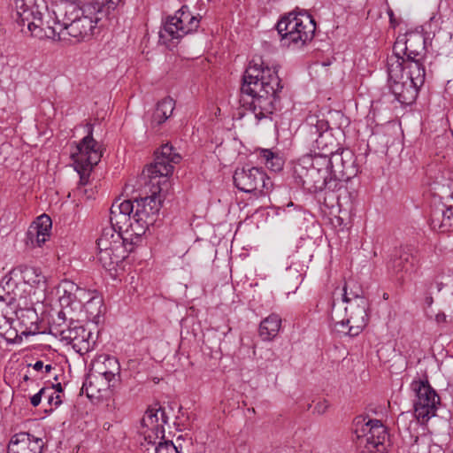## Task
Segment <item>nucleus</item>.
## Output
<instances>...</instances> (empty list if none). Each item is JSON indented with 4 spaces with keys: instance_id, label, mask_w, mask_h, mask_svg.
Masks as SVG:
<instances>
[{
    "instance_id": "473e14b6",
    "label": "nucleus",
    "mask_w": 453,
    "mask_h": 453,
    "mask_svg": "<svg viewBox=\"0 0 453 453\" xmlns=\"http://www.w3.org/2000/svg\"><path fill=\"white\" fill-rule=\"evenodd\" d=\"M311 168V154H306L298 159L294 166V174L298 183L303 186L307 182L306 179L310 177Z\"/></svg>"
},
{
    "instance_id": "09e8293b",
    "label": "nucleus",
    "mask_w": 453,
    "mask_h": 453,
    "mask_svg": "<svg viewBox=\"0 0 453 453\" xmlns=\"http://www.w3.org/2000/svg\"><path fill=\"white\" fill-rule=\"evenodd\" d=\"M110 357H109V356L104 357L103 363L101 365L98 364L97 366H101V367H103L104 370L109 371L107 361H108V358H110Z\"/></svg>"
},
{
    "instance_id": "6e6552de",
    "label": "nucleus",
    "mask_w": 453,
    "mask_h": 453,
    "mask_svg": "<svg viewBox=\"0 0 453 453\" xmlns=\"http://www.w3.org/2000/svg\"><path fill=\"white\" fill-rule=\"evenodd\" d=\"M201 18L199 14L192 13L188 6H182L173 16H168L163 21L159 31L160 39L179 41L185 35L196 32L200 26Z\"/></svg>"
},
{
    "instance_id": "1a4fd4ad",
    "label": "nucleus",
    "mask_w": 453,
    "mask_h": 453,
    "mask_svg": "<svg viewBox=\"0 0 453 453\" xmlns=\"http://www.w3.org/2000/svg\"><path fill=\"white\" fill-rule=\"evenodd\" d=\"M87 134L75 146V150L71 153L74 169L83 180L88 175L93 167L98 164L102 157L101 146L93 138V125H86Z\"/></svg>"
},
{
    "instance_id": "4be33fe9",
    "label": "nucleus",
    "mask_w": 453,
    "mask_h": 453,
    "mask_svg": "<svg viewBox=\"0 0 453 453\" xmlns=\"http://www.w3.org/2000/svg\"><path fill=\"white\" fill-rule=\"evenodd\" d=\"M333 157L334 165V178L349 180L357 175V169L355 165L354 155L348 150H342L341 152L336 150Z\"/></svg>"
},
{
    "instance_id": "c9c22d12",
    "label": "nucleus",
    "mask_w": 453,
    "mask_h": 453,
    "mask_svg": "<svg viewBox=\"0 0 453 453\" xmlns=\"http://www.w3.org/2000/svg\"><path fill=\"white\" fill-rule=\"evenodd\" d=\"M81 306H83L89 319H96L102 314L103 300L96 296H89L88 300L84 301Z\"/></svg>"
},
{
    "instance_id": "37998d69",
    "label": "nucleus",
    "mask_w": 453,
    "mask_h": 453,
    "mask_svg": "<svg viewBox=\"0 0 453 453\" xmlns=\"http://www.w3.org/2000/svg\"><path fill=\"white\" fill-rule=\"evenodd\" d=\"M352 282H346L344 287H343L342 300H343L344 303H348V302L353 301V299H351V297H353L352 295L357 293V288H359L358 286H354L355 289L350 288L349 290V285Z\"/></svg>"
},
{
    "instance_id": "4d7b16f0",
    "label": "nucleus",
    "mask_w": 453,
    "mask_h": 453,
    "mask_svg": "<svg viewBox=\"0 0 453 453\" xmlns=\"http://www.w3.org/2000/svg\"><path fill=\"white\" fill-rule=\"evenodd\" d=\"M319 64V61L316 60V61H313V65H318Z\"/></svg>"
},
{
    "instance_id": "9b49d317",
    "label": "nucleus",
    "mask_w": 453,
    "mask_h": 453,
    "mask_svg": "<svg viewBox=\"0 0 453 453\" xmlns=\"http://www.w3.org/2000/svg\"><path fill=\"white\" fill-rule=\"evenodd\" d=\"M234 186L242 192L265 196L273 188V182L262 168L243 166L234 171Z\"/></svg>"
},
{
    "instance_id": "c03bdc74",
    "label": "nucleus",
    "mask_w": 453,
    "mask_h": 453,
    "mask_svg": "<svg viewBox=\"0 0 453 453\" xmlns=\"http://www.w3.org/2000/svg\"><path fill=\"white\" fill-rule=\"evenodd\" d=\"M329 407V403L326 400L323 399L316 403L315 411L319 414H324Z\"/></svg>"
},
{
    "instance_id": "a19ab883",
    "label": "nucleus",
    "mask_w": 453,
    "mask_h": 453,
    "mask_svg": "<svg viewBox=\"0 0 453 453\" xmlns=\"http://www.w3.org/2000/svg\"><path fill=\"white\" fill-rule=\"evenodd\" d=\"M50 388V393H46L43 395V398H45L53 408L58 407L62 403V398L59 394H56V392L53 391L52 388Z\"/></svg>"
},
{
    "instance_id": "5701e85b",
    "label": "nucleus",
    "mask_w": 453,
    "mask_h": 453,
    "mask_svg": "<svg viewBox=\"0 0 453 453\" xmlns=\"http://www.w3.org/2000/svg\"><path fill=\"white\" fill-rule=\"evenodd\" d=\"M388 85L395 98L401 104L410 105L416 101L419 88L408 79H390L388 76Z\"/></svg>"
},
{
    "instance_id": "4468645a",
    "label": "nucleus",
    "mask_w": 453,
    "mask_h": 453,
    "mask_svg": "<svg viewBox=\"0 0 453 453\" xmlns=\"http://www.w3.org/2000/svg\"><path fill=\"white\" fill-rule=\"evenodd\" d=\"M411 387L417 397L414 402V411L418 419H422L424 422L434 417L437 406L440 404V397L436 391L427 380L413 381Z\"/></svg>"
},
{
    "instance_id": "3c124183",
    "label": "nucleus",
    "mask_w": 453,
    "mask_h": 453,
    "mask_svg": "<svg viewBox=\"0 0 453 453\" xmlns=\"http://www.w3.org/2000/svg\"><path fill=\"white\" fill-rule=\"evenodd\" d=\"M45 368V372L47 373H49L51 370H52V366L51 365H46L45 366H43Z\"/></svg>"
},
{
    "instance_id": "864d4df0",
    "label": "nucleus",
    "mask_w": 453,
    "mask_h": 453,
    "mask_svg": "<svg viewBox=\"0 0 453 453\" xmlns=\"http://www.w3.org/2000/svg\"><path fill=\"white\" fill-rule=\"evenodd\" d=\"M312 25H313V37H314L315 36V30H316V22H315L314 19H313Z\"/></svg>"
},
{
    "instance_id": "7c9ffc66",
    "label": "nucleus",
    "mask_w": 453,
    "mask_h": 453,
    "mask_svg": "<svg viewBox=\"0 0 453 453\" xmlns=\"http://www.w3.org/2000/svg\"><path fill=\"white\" fill-rule=\"evenodd\" d=\"M11 298L12 305H4V311H9V312L13 313L18 308H20L21 306L33 304V302L28 299L27 291L21 283L19 284L16 282V288H14Z\"/></svg>"
},
{
    "instance_id": "79ce46f5",
    "label": "nucleus",
    "mask_w": 453,
    "mask_h": 453,
    "mask_svg": "<svg viewBox=\"0 0 453 453\" xmlns=\"http://www.w3.org/2000/svg\"><path fill=\"white\" fill-rule=\"evenodd\" d=\"M50 388H42L36 394H35L34 395H32L30 397L31 404L34 407L38 406L42 402L43 395H45L46 393H50Z\"/></svg>"
},
{
    "instance_id": "f03ea898",
    "label": "nucleus",
    "mask_w": 453,
    "mask_h": 453,
    "mask_svg": "<svg viewBox=\"0 0 453 453\" xmlns=\"http://www.w3.org/2000/svg\"><path fill=\"white\" fill-rule=\"evenodd\" d=\"M180 159V155L174 151L172 145L166 143L161 146L156 153L154 163L146 169L149 178L146 188L150 195L135 200L133 217H137L142 223H156L161 208L162 192L168 188V179L173 172L174 165L179 164Z\"/></svg>"
},
{
    "instance_id": "49530a36",
    "label": "nucleus",
    "mask_w": 453,
    "mask_h": 453,
    "mask_svg": "<svg viewBox=\"0 0 453 453\" xmlns=\"http://www.w3.org/2000/svg\"><path fill=\"white\" fill-rule=\"evenodd\" d=\"M53 388V391L56 392V394H59L63 391V388L61 383L52 384L50 387Z\"/></svg>"
},
{
    "instance_id": "39448f33",
    "label": "nucleus",
    "mask_w": 453,
    "mask_h": 453,
    "mask_svg": "<svg viewBox=\"0 0 453 453\" xmlns=\"http://www.w3.org/2000/svg\"><path fill=\"white\" fill-rule=\"evenodd\" d=\"M96 244L97 260L108 271L115 269L133 251L132 244L115 228H104Z\"/></svg>"
},
{
    "instance_id": "8fccbe9b",
    "label": "nucleus",
    "mask_w": 453,
    "mask_h": 453,
    "mask_svg": "<svg viewBox=\"0 0 453 453\" xmlns=\"http://www.w3.org/2000/svg\"><path fill=\"white\" fill-rule=\"evenodd\" d=\"M425 302L428 306H431L434 302V299L431 296H429L426 297Z\"/></svg>"
},
{
    "instance_id": "9d476101",
    "label": "nucleus",
    "mask_w": 453,
    "mask_h": 453,
    "mask_svg": "<svg viewBox=\"0 0 453 453\" xmlns=\"http://www.w3.org/2000/svg\"><path fill=\"white\" fill-rule=\"evenodd\" d=\"M352 296L351 299L353 301L348 302V305L345 307V311L349 317L346 319L337 320L332 313L331 319L338 332L349 336H356L366 325L368 303L363 296L361 288H357V292Z\"/></svg>"
},
{
    "instance_id": "5fc2aeb1",
    "label": "nucleus",
    "mask_w": 453,
    "mask_h": 453,
    "mask_svg": "<svg viewBox=\"0 0 453 453\" xmlns=\"http://www.w3.org/2000/svg\"><path fill=\"white\" fill-rule=\"evenodd\" d=\"M58 318H59V319H64V312L59 311V312H58Z\"/></svg>"
},
{
    "instance_id": "ea45409f",
    "label": "nucleus",
    "mask_w": 453,
    "mask_h": 453,
    "mask_svg": "<svg viewBox=\"0 0 453 453\" xmlns=\"http://www.w3.org/2000/svg\"><path fill=\"white\" fill-rule=\"evenodd\" d=\"M111 206H117V211L126 213V214H134V203L130 200H116Z\"/></svg>"
},
{
    "instance_id": "6e6d98bb",
    "label": "nucleus",
    "mask_w": 453,
    "mask_h": 453,
    "mask_svg": "<svg viewBox=\"0 0 453 453\" xmlns=\"http://www.w3.org/2000/svg\"><path fill=\"white\" fill-rule=\"evenodd\" d=\"M321 65H324V66L329 65L330 62H322Z\"/></svg>"
},
{
    "instance_id": "a211bd4d",
    "label": "nucleus",
    "mask_w": 453,
    "mask_h": 453,
    "mask_svg": "<svg viewBox=\"0 0 453 453\" xmlns=\"http://www.w3.org/2000/svg\"><path fill=\"white\" fill-rule=\"evenodd\" d=\"M424 53L425 39L414 35L404 41L397 40L393 46L391 57H401L403 60H421Z\"/></svg>"
},
{
    "instance_id": "dca6fc26",
    "label": "nucleus",
    "mask_w": 453,
    "mask_h": 453,
    "mask_svg": "<svg viewBox=\"0 0 453 453\" xmlns=\"http://www.w3.org/2000/svg\"><path fill=\"white\" fill-rule=\"evenodd\" d=\"M55 334H58L62 341L72 344L73 348L79 353L88 352L91 349V332L87 331L79 321H70L65 326L58 325L55 327Z\"/></svg>"
},
{
    "instance_id": "13d9d810",
    "label": "nucleus",
    "mask_w": 453,
    "mask_h": 453,
    "mask_svg": "<svg viewBox=\"0 0 453 453\" xmlns=\"http://www.w3.org/2000/svg\"><path fill=\"white\" fill-rule=\"evenodd\" d=\"M24 380H28V377L26 375V376L24 377Z\"/></svg>"
},
{
    "instance_id": "f3484780",
    "label": "nucleus",
    "mask_w": 453,
    "mask_h": 453,
    "mask_svg": "<svg viewBox=\"0 0 453 453\" xmlns=\"http://www.w3.org/2000/svg\"><path fill=\"white\" fill-rule=\"evenodd\" d=\"M168 417L165 410L161 407H150L142 418V426L143 434L149 442H152V438L163 440L165 438V425L167 423Z\"/></svg>"
},
{
    "instance_id": "f704fd0d",
    "label": "nucleus",
    "mask_w": 453,
    "mask_h": 453,
    "mask_svg": "<svg viewBox=\"0 0 453 453\" xmlns=\"http://www.w3.org/2000/svg\"><path fill=\"white\" fill-rule=\"evenodd\" d=\"M16 288V280L5 276L0 283V311H4V305H12L13 290Z\"/></svg>"
},
{
    "instance_id": "a878e982",
    "label": "nucleus",
    "mask_w": 453,
    "mask_h": 453,
    "mask_svg": "<svg viewBox=\"0 0 453 453\" xmlns=\"http://www.w3.org/2000/svg\"><path fill=\"white\" fill-rule=\"evenodd\" d=\"M12 273L15 276H18V273H19L21 279L23 280V283L21 284L24 287L25 285H28L30 287L42 289H45L47 287L46 277L42 273L40 268L27 265H19L16 267L12 272Z\"/></svg>"
},
{
    "instance_id": "cd10ccee",
    "label": "nucleus",
    "mask_w": 453,
    "mask_h": 453,
    "mask_svg": "<svg viewBox=\"0 0 453 453\" xmlns=\"http://www.w3.org/2000/svg\"><path fill=\"white\" fill-rule=\"evenodd\" d=\"M0 315V336L9 343H20L22 342L21 333L12 326L13 313L9 311H1Z\"/></svg>"
},
{
    "instance_id": "58836bf2",
    "label": "nucleus",
    "mask_w": 453,
    "mask_h": 453,
    "mask_svg": "<svg viewBox=\"0 0 453 453\" xmlns=\"http://www.w3.org/2000/svg\"><path fill=\"white\" fill-rule=\"evenodd\" d=\"M151 443L157 444L155 453H180L178 448L172 441L159 440L158 442L153 441Z\"/></svg>"
},
{
    "instance_id": "b1692460",
    "label": "nucleus",
    "mask_w": 453,
    "mask_h": 453,
    "mask_svg": "<svg viewBox=\"0 0 453 453\" xmlns=\"http://www.w3.org/2000/svg\"><path fill=\"white\" fill-rule=\"evenodd\" d=\"M58 291L62 292V295L59 296L61 305L63 307L70 306L72 309L73 305V308H76V303L81 305L83 299L87 296H90V293L85 288H80L70 280H64L59 286Z\"/></svg>"
},
{
    "instance_id": "603ef678",
    "label": "nucleus",
    "mask_w": 453,
    "mask_h": 453,
    "mask_svg": "<svg viewBox=\"0 0 453 453\" xmlns=\"http://www.w3.org/2000/svg\"><path fill=\"white\" fill-rule=\"evenodd\" d=\"M388 14H389L390 21H391V22H393V19H394L393 12H392V11H390V12H388Z\"/></svg>"
},
{
    "instance_id": "e433bc0d",
    "label": "nucleus",
    "mask_w": 453,
    "mask_h": 453,
    "mask_svg": "<svg viewBox=\"0 0 453 453\" xmlns=\"http://www.w3.org/2000/svg\"><path fill=\"white\" fill-rule=\"evenodd\" d=\"M260 155L265 160L266 166L272 171L279 172L283 168L284 160L271 150L264 149Z\"/></svg>"
},
{
    "instance_id": "412c9836",
    "label": "nucleus",
    "mask_w": 453,
    "mask_h": 453,
    "mask_svg": "<svg viewBox=\"0 0 453 453\" xmlns=\"http://www.w3.org/2000/svg\"><path fill=\"white\" fill-rule=\"evenodd\" d=\"M313 127L316 129L315 132L313 131V135L318 134L317 138L313 142L315 153L331 156L334 155L336 151V144L333 134L329 131L328 121L325 119H318L316 124L313 125Z\"/></svg>"
},
{
    "instance_id": "393cba45",
    "label": "nucleus",
    "mask_w": 453,
    "mask_h": 453,
    "mask_svg": "<svg viewBox=\"0 0 453 453\" xmlns=\"http://www.w3.org/2000/svg\"><path fill=\"white\" fill-rule=\"evenodd\" d=\"M32 305L21 306L13 312L19 325L21 327V335L29 336L38 333V316Z\"/></svg>"
},
{
    "instance_id": "c756f323",
    "label": "nucleus",
    "mask_w": 453,
    "mask_h": 453,
    "mask_svg": "<svg viewBox=\"0 0 453 453\" xmlns=\"http://www.w3.org/2000/svg\"><path fill=\"white\" fill-rule=\"evenodd\" d=\"M150 226L152 225L147 224V222L142 223V221L138 220L137 217H133V219L123 232L124 238L127 239L128 243L132 244V250L140 242L141 237L146 233Z\"/></svg>"
},
{
    "instance_id": "a18cd8bd",
    "label": "nucleus",
    "mask_w": 453,
    "mask_h": 453,
    "mask_svg": "<svg viewBox=\"0 0 453 453\" xmlns=\"http://www.w3.org/2000/svg\"><path fill=\"white\" fill-rule=\"evenodd\" d=\"M435 320L438 324L447 322V316L443 313H438L435 317Z\"/></svg>"
},
{
    "instance_id": "2f4dec72",
    "label": "nucleus",
    "mask_w": 453,
    "mask_h": 453,
    "mask_svg": "<svg viewBox=\"0 0 453 453\" xmlns=\"http://www.w3.org/2000/svg\"><path fill=\"white\" fill-rule=\"evenodd\" d=\"M175 108V102L173 98L167 96L158 102L156 111L153 114V121L160 125L171 117Z\"/></svg>"
},
{
    "instance_id": "aec40b11",
    "label": "nucleus",
    "mask_w": 453,
    "mask_h": 453,
    "mask_svg": "<svg viewBox=\"0 0 453 453\" xmlns=\"http://www.w3.org/2000/svg\"><path fill=\"white\" fill-rule=\"evenodd\" d=\"M43 447L44 442L42 438L21 432L11 438L7 453H42Z\"/></svg>"
},
{
    "instance_id": "72a5a7b5",
    "label": "nucleus",
    "mask_w": 453,
    "mask_h": 453,
    "mask_svg": "<svg viewBox=\"0 0 453 453\" xmlns=\"http://www.w3.org/2000/svg\"><path fill=\"white\" fill-rule=\"evenodd\" d=\"M133 215L117 211V206H111L110 210L111 226L109 228H115L118 233H123L133 219Z\"/></svg>"
},
{
    "instance_id": "f8f14e48",
    "label": "nucleus",
    "mask_w": 453,
    "mask_h": 453,
    "mask_svg": "<svg viewBox=\"0 0 453 453\" xmlns=\"http://www.w3.org/2000/svg\"><path fill=\"white\" fill-rule=\"evenodd\" d=\"M355 434L360 445L370 452H381L385 449L384 442L388 437L386 427L378 419H369L365 423L356 421Z\"/></svg>"
},
{
    "instance_id": "f257e3e1",
    "label": "nucleus",
    "mask_w": 453,
    "mask_h": 453,
    "mask_svg": "<svg viewBox=\"0 0 453 453\" xmlns=\"http://www.w3.org/2000/svg\"><path fill=\"white\" fill-rule=\"evenodd\" d=\"M282 88L276 66L250 62L241 87L240 103L246 111L244 115L252 116L256 125L263 120H271L280 106L279 93Z\"/></svg>"
},
{
    "instance_id": "2eb2a0df",
    "label": "nucleus",
    "mask_w": 453,
    "mask_h": 453,
    "mask_svg": "<svg viewBox=\"0 0 453 453\" xmlns=\"http://www.w3.org/2000/svg\"><path fill=\"white\" fill-rule=\"evenodd\" d=\"M419 262L418 250L413 246H404L395 249L388 262L387 268L389 273L402 280L403 273L413 270Z\"/></svg>"
},
{
    "instance_id": "6ab92c4d",
    "label": "nucleus",
    "mask_w": 453,
    "mask_h": 453,
    "mask_svg": "<svg viewBox=\"0 0 453 453\" xmlns=\"http://www.w3.org/2000/svg\"><path fill=\"white\" fill-rule=\"evenodd\" d=\"M51 226L52 221L48 215L39 216L27 231L26 245L29 248L42 247L50 235Z\"/></svg>"
},
{
    "instance_id": "ddd939ff",
    "label": "nucleus",
    "mask_w": 453,
    "mask_h": 453,
    "mask_svg": "<svg viewBox=\"0 0 453 453\" xmlns=\"http://www.w3.org/2000/svg\"><path fill=\"white\" fill-rule=\"evenodd\" d=\"M388 74L390 79H408L420 88L425 82L426 70L421 60H403L401 57H389Z\"/></svg>"
},
{
    "instance_id": "423d86ee",
    "label": "nucleus",
    "mask_w": 453,
    "mask_h": 453,
    "mask_svg": "<svg viewBox=\"0 0 453 453\" xmlns=\"http://www.w3.org/2000/svg\"><path fill=\"white\" fill-rule=\"evenodd\" d=\"M309 25H311V14L306 10L283 16L276 25L281 44L296 49L304 46L311 40L307 30Z\"/></svg>"
},
{
    "instance_id": "4c0bfd02",
    "label": "nucleus",
    "mask_w": 453,
    "mask_h": 453,
    "mask_svg": "<svg viewBox=\"0 0 453 453\" xmlns=\"http://www.w3.org/2000/svg\"><path fill=\"white\" fill-rule=\"evenodd\" d=\"M107 364L109 371L104 370L101 366H96V372L110 384L115 379V376L119 374L120 366L116 357L108 358Z\"/></svg>"
},
{
    "instance_id": "7ed1b4c3",
    "label": "nucleus",
    "mask_w": 453,
    "mask_h": 453,
    "mask_svg": "<svg viewBox=\"0 0 453 453\" xmlns=\"http://www.w3.org/2000/svg\"><path fill=\"white\" fill-rule=\"evenodd\" d=\"M15 14L13 18L25 32V27L31 35L39 39L55 37L53 28L55 15L53 8L59 0H13Z\"/></svg>"
},
{
    "instance_id": "20e7f679",
    "label": "nucleus",
    "mask_w": 453,
    "mask_h": 453,
    "mask_svg": "<svg viewBox=\"0 0 453 453\" xmlns=\"http://www.w3.org/2000/svg\"><path fill=\"white\" fill-rule=\"evenodd\" d=\"M55 15L53 41H61L69 35L78 42L86 40L92 35L98 18L85 14V10L79 7L73 0H59L53 8Z\"/></svg>"
},
{
    "instance_id": "0eeeda50",
    "label": "nucleus",
    "mask_w": 453,
    "mask_h": 453,
    "mask_svg": "<svg viewBox=\"0 0 453 453\" xmlns=\"http://www.w3.org/2000/svg\"><path fill=\"white\" fill-rule=\"evenodd\" d=\"M334 161L331 155L315 153L313 149V188L315 198L319 204L333 206L331 202L335 196L334 190L337 186L334 178Z\"/></svg>"
},
{
    "instance_id": "de8ad7c7",
    "label": "nucleus",
    "mask_w": 453,
    "mask_h": 453,
    "mask_svg": "<svg viewBox=\"0 0 453 453\" xmlns=\"http://www.w3.org/2000/svg\"><path fill=\"white\" fill-rule=\"evenodd\" d=\"M43 362L41 361V360H38L36 361L34 365H33V368L35 370V371H41L42 368H43Z\"/></svg>"
},
{
    "instance_id": "bb28decb",
    "label": "nucleus",
    "mask_w": 453,
    "mask_h": 453,
    "mask_svg": "<svg viewBox=\"0 0 453 453\" xmlns=\"http://www.w3.org/2000/svg\"><path fill=\"white\" fill-rule=\"evenodd\" d=\"M431 227L441 233L449 232L453 227V207L435 208L430 215Z\"/></svg>"
},
{
    "instance_id": "c85d7f7f",
    "label": "nucleus",
    "mask_w": 453,
    "mask_h": 453,
    "mask_svg": "<svg viewBox=\"0 0 453 453\" xmlns=\"http://www.w3.org/2000/svg\"><path fill=\"white\" fill-rule=\"evenodd\" d=\"M281 326V318L276 314L272 313L267 318L260 322L258 333L263 341L273 340Z\"/></svg>"
}]
</instances>
